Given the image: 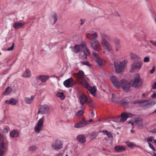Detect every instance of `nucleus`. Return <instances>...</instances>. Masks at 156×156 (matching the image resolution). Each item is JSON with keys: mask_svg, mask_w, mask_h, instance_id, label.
Returning a JSON list of instances; mask_svg holds the SVG:
<instances>
[{"mask_svg": "<svg viewBox=\"0 0 156 156\" xmlns=\"http://www.w3.org/2000/svg\"><path fill=\"white\" fill-rule=\"evenodd\" d=\"M154 142L155 144H156V140H154Z\"/></svg>", "mask_w": 156, "mask_h": 156, "instance_id": "nucleus-61", "label": "nucleus"}, {"mask_svg": "<svg viewBox=\"0 0 156 156\" xmlns=\"http://www.w3.org/2000/svg\"><path fill=\"white\" fill-rule=\"evenodd\" d=\"M4 138L3 136V135L0 133V142H1L2 143V142H3V141L4 140Z\"/></svg>", "mask_w": 156, "mask_h": 156, "instance_id": "nucleus-43", "label": "nucleus"}, {"mask_svg": "<svg viewBox=\"0 0 156 156\" xmlns=\"http://www.w3.org/2000/svg\"><path fill=\"white\" fill-rule=\"evenodd\" d=\"M52 146L54 149H60L62 148L63 144L61 141L57 140L52 144Z\"/></svg>", "mask_w": 156, "mask_h": 156, "instance_id": "nucleus-16", "label": "nucleus"}, {"mask_svg": "<svg viewBox=\"0 0 156 156\" xmlns=\"http://www.w3.org/2000/svg\"><path fill=\"white\" fill-rule=\"evenodd\" d=\"M152 88L153 89H156V82L154 83L152 85Z\"/></svg>", "mask_w": 156, "mask_h": 156, "instance_id": "nucleus-51", "label": "nucleus"}, {"mask_svg": "<svg viewBox=\"0 0 156 156\" xmlns=\"http://www.w3.org/2000/svg\"><path fill=\"white\" fill-rule=\"evenodd\" d=\"M155 152H154V153H153V154H154V156H156V153Z\"/></svg>", "mask_w": 156, "mask_h": 156, "instance_id": "nucleus-60", "label": "nucleus"}, {"mask_svg": "<svg viewBox=\"0 0 156 156\" xmlns=\"http://www.w3.org/2000/svg\"><path fill=\"white\" fill-rule=\"evenodd\" d=\"M93 121V119H90V120H89L88 121H87L88 122V123L89 122H91L92 121Z\"/></svg>", "mask_w": 156, "mask_h": 156, "instance_id": "nucleus-58", "label": "nucleus"}, {"mask_svg": "<svg viewBox=\"0 0 156 156\" xmlns=\"http://www.w3.org/2000/svg\"><path fill=\"white\" fill-rule=\"evenodd\" d=\"M130 57L133 60H137L140 59V58L136 54L132 53L130 54Z\"/></svg>", "mask_w": 156, "mask_h": 156, "instance_id": "nucleus-32", "label": "nucleus"}, {"mask_svg": "<svg viewBox=\"0 0 156 156\" xmlns=\"http://www.w3.org/2000/svg\"><path fill=\"white\" fill-rule=\"evenodd\" d=\"M73 76L77 79L78 82L80 85L87 89L93 96L95 95L97 91L96 87H92L89 86L86 80L84 73L82 71L80 70L78 73H74Z\"/></svg>", "mask_w": 156, "mask_h": 156, "instance_id": "nucleus-1", "label": "nucleus"}, {"mask_svg": "<svg viewBox=\"0 0 156 156\" xmlns=\"http://www.w3.org/2000/svg\"><path fill=\"white\" fill-rule=\"evenodd\" d=\"M111 80L115 87L117 88L121 87L123 90L126 92L128 91L131 87L130 83L126 80H122L119 82L115 76H113Z\"/></svg>", "mask_w": 156, "mask_h": 156, "instance_id": "nucleus-2", "label": "nucleus"}, {"mask_svg": "<svg viewBox=\"0 0 156 156\" xmlns=\"http://www.w3.org/2000/svg\"><path fill=\"white\" fill-rule=\"evenodd\" d=\"M31 76L30 71L28 69H26L25 71L23 74V76L25 77H29Z\"/></svg>", "mask_w": 156, "mask_h": 156, "instance_id": "nucleus-31", "label": "nucleus"}, {"mask_svg": "<svg viewBox=\"0 0 156 156\" xmlns=\"http://www.w3.org/2000/svg\"><path fill=\"white\" fill-rule=\"evenodd\" d=\"M1 55V53L0 52V55Z\"/></svg>", "mask_w": 156, "mask_h": 156, "instance_id": "nucleus-64", "label": "nucleus"}, {"mask_svg": "<svg viewBox=\"0 0 156 156\" xmlns=\"http://www.w3.org/2000/svg\"><path fill=\"white\" fill-rule=\"evenodd\" d=\"M37 148V147L36 146L34 145H33L32 146H30L28 148L29 151H34Z\"/></svg>", "mask_w": 156, "mask_h": 156, "instance_id": "nucleus-36", "label": "nucleus"}, {"mask_svg": "<svg viewBox=\"0 0 156 156\" xmlns=\"http://www.w3.org/2000/svg\"><path fill=\"white\" fill-rule=\"evenodd\" d=\"M134 116V114L130 113L123 112L118 117L119 118H121L120 119V122H125L127 118H132Z\"/></svg>", "mask_w": 156, "mask_h": 156, "instance_id": "nucleus-11", "label": "nucleus"}, {"mask_svg": "<svg viewBox=\"0 0 156 156\" xmlns=\"http://www.w3.org/2000/svg\"><path fill=\"white\" fill-rule=\"evenodd\" d=\"M98 37V34L96 32L92 34H87V38L91 40L90 44L92 48L95 51L99 52L101 51L102 48L100 43L96 39Z\"/></svg>", "mask_w": 156, "mask_h": 156, "instance_id": "nucleus-3", "label": "nucleus"}, {"mask_svg": "<svg viewBox=\"0 0 156 156\" xmlns=\"http://www.w3.org/2000/svg\"><path fill=\"white\" fill-rule=\"evenodd\" d=\"M155 70V67L154 66L153 67L152 69L150 70V72L151 74H152L154 73Z\"/></svg>", "mask_w": 156, "mask_h": 156, "instance_id": "nucleus-48", "label": "nucleus"}, {"mask_svg": "<svg viewBox=\"0 0 156 156\" xmlns=\"http://www.w3.org/2000/svg\"><path fill=\"white\" fill-rule=\"evenodd\" d=\"M148 144L149 145V147L152 149L153 153H154V152H155L156 150L153 145L150 143H148Z\"/></svg>", "mask_w": 156, "mask_h": 156, "instance_id": "nucleus-40", "label": "nucleus"}, {"mask_svg": "<svg viewBox=\"0 0 156 156\" xmlns=\"http://www.w3.org/2000/svg\"><path fill=\"white\" fill-rule=\"evenodd\" d=\"M3 132L5 133H7L8 132V130L7 128H4L3 129Z\"/></svg>", "mask_w": 156, "mask_h": 156, "instance_id": "nucleus-54", "label": "nucleus"}, {"mask_svg": "<svg viewBox=\"0 0 156 156\" xmlns=\"http://www.w3.org/2000/svg\"><path fill=\"white\" fill-rule=\"evenodd\" d=\"M51 17L53 19V24H55L57 20V15L55 13H54L52 15Z\"/></svg>", "mask_w": 156, "mask_h": 156, "instance_id": "nucleus-35", "label": "nucleus"}, {"mask_svg": "<svg viewBox=\"0 0 156 156\" xmlns=\"http://www.w3.org/2000/svg\"><path fill=\"white\" fill-rule=\"evenodd\" d=\"M18 102V100L17 99L12 98L9 100H6L5 101V103L6 104H9L12 105H16Z\"/></svg>", "mask_w": 156, "mask_h": 156, "instance_id": "nucleus-25", "label": "nucleus"}, {"mask_svg": "<svg viewBox=\"0 0 156 156\" xmlns=\"http://www.w3.org/2000/svg\"><path fill=\"white\" fill-rule=\"evenodd\" d=\"M150 59L148 57H145L144 59V61L145 62H148L149 61Z\"/></svg>", "mask_w": 156, "mask_h": 156, "instance_id": "nucleus-46", "label": "nucleus"}, {"mask_svg": "<svg viewBox=\"0 0 156 156\" xmlns=\"http://www.w3.org/2000/svg\"><path fill=\"white\" fill-rule=\"evenodd\" d=\"M56 95L62 100H63L65 98V96L63 92H58L57 94Z\"/></svg>", "mask_w": 156, "mask_h": 156, "instance_id": "nucleus-34", "label": "nucleus"}, {"mask_svg": "<svg viewBox=\"0 0 156 156\" xmlns=\"http://www.w3.org/2000/svg\"><path fill=\"white\" fill-rule=\"evenodd\" d=\"M101 132H102L104 134L106 135L109 139H113V136L112 133L110 132H108L107 130L102 131Z\"/></svg>", "mask_w": 156, "mask_h": 156, "instance_id": "nucleus-29", "label": "nucleus"}, {"mask_svg": "<svg viewBox=\"0 0 156 156\" xmlns=\"http://www.w3.org/2000/svg\"><path fill=\"white\" fill-rule=\"evenodd\" d=\"M84 113V111L83 110H79L77 112L76 114V115L78 116H81Z\"/></svg>", "mask_w": 156, "mask_h": 156, "instance_id": "nucleus-42", "label": "nucleus"}, {"mask_svg": "<svg viewBox=\"0 0 156 156\" xmlns=\"http://www.w3.org/2000/svg\"><path fill=\"white\" fill-rule=\"evenodd\" d=\"M127 62L126 60H124L119 64L117 62H115L114 65L116 72L117 73H121L124 69Z\"/></svg>", "mask_w": 156, "mask_h": 156, "instance_id": "nucleus-5", "label": "nucleus"}, {"mask_svg": "<svg viewBox=\"0 0 156 156\" xmlns=\"http://www.w3.org/2000/svg\"><path fill=\"white\" fill-rule=\"evenodd\" d=\"M82 51L83 54L80 53L79 54V58L83 60L87 59V56L90 54L89 50L87 47L83 50Z\"/></svg>", "mask_w": 156, "mask_h": 156, "instance_id": "nucleus-14", "label": "nucleus"}, {"mask_svg": "<svg viewBox=\"0 0 156 156\" xmlns=\"http://www.w3.org/2000/svg\"><path fill=\"white\" fill-rule=\"evenodd\" d=\"M133 104L138 103L140 106L142 108H148L154 105L156 102L155 100L149 99L147 100H136L132 102Z\"/></svg>", "mask_w": 156, "mask_h": 156, "instance_id": "nucleus-4", "label": "nucleus"}, {"mask_svg": "<svg viewBox=\"0 0 156 156\" xmlns=\"http://www.w3.org/2000/svg\"><path fill=\"white\" fill-rule=\"evenodd\" d=\"M92 56L94 60L100 66H104L103 61L99 56L97 52L94 51Z\"/></svg>", "mask_w": 156, "mask_h": 156, "instance_id": "nucleus-12", "label": "nucleus"}, {"mask_svg": "<svg viewBox=\"0 0 156 156\" xmlns=\"http://www.w3.org/2000/svg\"><path fill=\"white\" fill-rule=\"evenodd\" d=\"M12 89L9 87H7L4 92V94L5 95H9L11 92Z\"/></svg>", "mask_w": 156, "mask_h": 156, "instance_id": "nucleus-33", "label": "nucleus"}, {"mask_svg": "<svg viewBox=\"0 0 156 156\" xmlns=\"http://www.w3.org/2000/svg\"><path fill=\"white\" fill-rule=\"evenodd\" d=\"M35 96V95H32L30 97H25L24 99L25 102L27 104L32 103Z\"/></svg>", "mask_w": 156, "mask_h": 156, "instance_id": "nucleus-23", "label": "nucleus"}, {"mask_svg": "<svg viewBox=\"0 0 156 156\" xmlns=\"http://www.w3.org/2000/svg\"><path fill=\"white\" fill-rule=\"evenodd\" d=\"M88 99L86 96L83 94L81 95L80 97V102L82 105L87 103Z\"/></svg>", "mask_w": 156, "mask_h": 156, "instance_id": "nucleus-24", "label": "nucleus"}, {"mask_svg": "<svg viewBox=\"0 0 156 156\" xmlns=\"http://www.w3.org/2000/svg\"><path fill=\"white\" fill-rule=\"evenodd\" d=\"M23 25L24 24L22 23L16 22L14 23L13 27L15 29H18L22 27Z\"/></svg>", "mask_w": 156, "mask_h": 156, "instance_id": "nucleus-30", "label": "nucleus"}, {"mask_svg": "<svg viewBox=\"0 0 156 156\" xmlns=\"http://www.w3.org/2000/svg\"><path fill=\"white\" fill-rule=\"evenodd\" d=\"M128 122L129 123L131 124L133 126L135 125L137 128L139 129H142L144 126L143 119L140 117L135 118L134 121L133 122L129 121Z\"/></svg>", "mask_w": 156, "mask_h": 156, "instance_id": "nucleus-6", "label": "nucleus"}, {"mask_svg": "<svg viewBox=\"0 0 156 156\" xmlns=\"http://www.w3.org/2000/svg\"><path fill=\"white\" fill-rule=\"evenodd\" d=\"M87 47V44L85 42H83L80 44L75 45L73 48L72 51L74 53H77L85 49Z\"/></svg>", "mask_w": 156, "mask_h": 156, "instance_id": "nucleus-10", "label": "nucleus"}, {"mask_svg": "<svg viewBox=\"0 0 156 156\" xmlns=\"http://www.w3.org/2000/svg\"><path fill=\"white\" fill-rule=\"evenodd\" d=\"M73 80L72 77L65 80L63 82V84L64 86L67 88L71 87L73 85Z\"/></svg>", "mask_w": 156, "mask_h": 156, "instance_id": "nucleus-17", "label": "nucleus"}, {"mask_svg": "<svg viewBox=\"0 0 156 156\" xmlns=\"http://www.w3.org/2000/svg\"><path fill=\"white\" fill-rule=\"evenodd\" d=\"M115 45H120V41L119 40H116L114 41Z\"/></svg>", "mask_w": 156, "mask_h": 156, "instance_id": "nucleus-44", "label": "nucleus"}, {"mask_svg": "<svg viewBox=\"0 0 156 156\" xmlns=\"http://www.w3.org/2000/svg\"><path fill=\"white\" fill-rule=\"evenodd\" d=\"M101 43H104L109 41L111 40V38L109 36L105 33H102L101 34Z\"/></svg>", "mask_w": 156, "mask_h": 156, "instance_id": "nucleus-20", "label": "nucleus"}, {"mask_svg": "<svg viewBox=\"0 0 156 156\" xmlns=\"http://www.w3.org/2000/svg\"><path fill=\"white\" fill-rule=\"evenodd\" d=\"M10 136L12 138H17L19 136V133L16 130H12L10 133Z\"/></svg>", "mask_w": 156, "mask_h": 156, "instance_id": "nucleus-26", "label": "nucleus"}, {"mask_svg": "<svg viewBox=\"0 0 156 156\" xmlns=\"http://www.w3.org/2000/svg\"><path fill=\"white\" fill-rule=\"evenodd\" d=\"M93 113H93V112H92L91 114H93Z\"/></svg>", "mask_w": 156, "mask_h": 156, "instance_id": "nucleus-63", "label": "nucleus"}, {"mask_svg": "<svg viewBox=\"0 0 156 156\" xmlns=\"http://www.w3.org/2000/svg\"><path fill=\"white\" fill-rule=\"evenodd\" d=\"M156 113V109H155V110L153 112H152L150 114H153V113Z\"/></svg>", "mask_w": 156, "mask_h": 156, "instance_id": "nucleus-57", "label": "nucleus"}, {"mask_svg": "<svg viewBox=\"0 0 156 156\" xmlns=\"http://www.w3.org/2000/svg\"><path fill=\"white\" fill-rule=\"evenodd\" d=\"M154 136H151V137H150L147 138L145 139V140L147 142H151L153 140L154 141Z\"/></svg>", "mask_w": 156, "mask_h": 156, "instance_id": "nucleus-39", "label": "nucleus"}, {"mask_svg": "<svg viewBox=\"0 0 156 156\" xmlns=\"http://www.w3.org/2000/svg\"><path fill=\"white\" fill-rule=\"evenodd\" d=\"M14 44L13 43L12 46L8 48L7 50L8 51H11V50H12L13 49V48L14 47Z\"/></svg>", "mask_w": 156, "mask_h": 156, "instance_id": "nucleus-47", "label": "nucleus"}, {"mask_svg": "<svg viewBox=\"0 0 156 156\" xmlns=\"http://www.w3.org/2000/svg\"><path fill=\"white\" fill-rule=\"evenodd\" d=\"M77 140L79 142L83 144L86 142V137L84 135L82 134L78 135L77 137Z\"/></svg>", "mask_w": 156, "mask_h": 156, "instance_id": "nucleus-27", "label": "nucleus"}, {"mask_svg": "<svg viewBox=\"0 0 156 156\" xmlns=\"http://www.w3.org/2000/svg\"><path fill=\"white\" fill-rule=\"evenodd\" d=\"M127 145L129 147H132L134 146V144L133 143L129 142L127 143Z\"/></svg>", "mask_w": 156, "mask_h": 156, "instance_id": "nucleus-45", "label": "nucleus"}, {"mask_svg": "<svg viewBox=\"0 0 156 156\" xmlns=\"http://www.w3.org/2000/svg\"><path fill=\"white\" fill-rule=\"evenodd\" d=\"M143 83V80L140 79V75L137 74L134 77L132 85L135 87H140L142 85Z\"/></svg>", "mask_w": 156, "mask_h": 156, "instance_id": "nucleus-8", "label": "nucleus"}, {"mask_svg": "<svg viewBox=\"0 0 156 156\" xmlns=\"http://www.w3.org/2000/svg\"><path fill=\"white\" fill-rule=\"evenodd\" d=\"M121 45L115 46V50L116 52L119 51L121 49Z\"/></svg>", "mask_w": 156, "mask_h": 156, "instance_id": "nucleus-41", "label": "nucleus"}, {"mask_svg": "<svg viewBox=\"0 0 156 156\" xmlns=\"http://www.w3.org/2000/svg\"><path fill=\"white\" fill-rule=\"evenodd\" d=\"M142 64V62L140 61L134 62L131 66L130 71L134 72L139 70L141 68Z\"/></svg>", "mask_w": 156, "mask_h": 156, "instance_id": "nucleus-13", "label": "nucleus"}, {"mask_svg": "<svg viewBox=\"0 0 156 156\" xmlns=\"http://www.w3.org/2000/svg\"><path fill=\"white\" fill-rule=\"evenodd\" d=\"M49 76L48 75H42L37 76L35 78L37 81L40 80L43 83L45 82L49 78Z\"/></svg>", "mask_w": 156, "mask_h": 156, "instance_id": "nucleus-19", "label": "nucleus"}, {"mask_svg": "<svg viewBox=\"0 0 156 156\" xmlns=\"http://www.w3.org/2000/svg\"><path fill=\"white\" fill-rule=\"evenodd\" d=\"M112 101L113 102L124 105L126 106H128L129 103V102L126 99L123 98L120 100V98H117L115 97V95L114 94H112Z\"/></svg>", "mask_w": 156, "mask_h": 156, "instance_id": "nucleus-9", "label": "nucleus"}, {"mask_svg": "<svg viewBox=\"0 0 156 156\" xmlns=\"http://www.w3.org/2000/svg\"><path fill=\"white\" fill-rule=\"evenodd\" d=\"M114 149L117 152H120L124 151L125 148L121 146H117L114 147Z\"/></svg>", "mask_w": 156, "mask_h": 156, "instance_id": "nucleus-28", "label": "nucleus"}, {"mask_svg": "<svg viewBox=\"0 0 156 156\" xmlns=\"http://www.w3.org/2000/svg\"><path fill=\"white\" fill-rule=\"evenodd\" d=\"M103 48L109 51H111L113 50V48L111 44L108 42L101 43Z\"/></svg>", "mask_w": 156, "mask_h": 156, "instance_id": "nucleus-22", "label": "nucleus"}, {"mask_svg": "<svg viewBox=\"0 0 156 156\" xmlns=\"http://www.w3.org/2000/svg\"><path fill=\"white\" fill-rule=\"evenodd\" d=\"M44 117L43 116L35 124L34 129L36 133H39L42 130L44 124Z\"/></svg>", "mask_w": 156, "mask_h": 156, "instance_id": "nucleus-7", "label": "nucleus"}, {"mask_svg": "<svg viewBox=\"0 0 156 156\" xmlns=\"http://www.w3.org/2000/svg\"><path fill=\"white\" fill-rule=\"evenodd\" d=\"M151 132L152 133H156V129H152V130H151Z\"/></svg>", "mask_w": 156, "mask_h": 156, "instance_id": "nucleus-55", "label": "nucleus"}, {"mask_svg": "<svg viewBox=\"0 0 156 156\" xmlns=\"http://www.w3.org/2000/svg\"><path fill=\"white\" fill-rule=\"evenodd\" d=\"M80 21H81L80 24L82 25L85 23V20L84 19H81Z\"/></svg>", "mask_w": 156, "mask_h": 156, "instance_id": "nucleus-53", "label": "nucleus"}, {"mask_svg": "<svg viewBox=\"0 0 156 156\" xmlns=\"http://www.w3.org/2000/svg\"><path fill=\"white\" fill-rule=\"evenodd\" d=\"M88 124V122L84 119L81 121L76 124L74 127L75 128H79L84 126Z\"/></svg>", "mask_w": 156, "mask_h": 156, "instance_id": "nucleus-21", "label": "nucleus"}, {"mask_svg": "<svg viewBox=\"0 0 156 156\" xmlns=\"http://www.w3.org/2000/svg\"><path fill=\"white\" fill-rule=\"evenodd\" d=\"M71 1H72V0H69V2H71Z\"/></svg>", "mask_w": 156, "mask_h": 156, "instance_id": "nucleus-62", "label": "nucleus"}, {"mask_svg": "<svg viewBox=\"0 0 156 156\" xmlns=\"http://www.w3.org/2000/svg\"><path fill=\"white\" fill-rule=\"evenodd\" d=\"M87 103L89 106L91 107H93L94 105V104L90 99H88Z\"/></svg>", "mask_w": 156, "mask_h": 156, "instance_id": "nucleus-37", "label": "nucleus"}, {"mask_svg": "<svg viewBox=\"0 0 156 156\" xmlns=\"http://www.w3.org/2000/svg\"><path fill=\"white\" fill-rule=\"evenodd\" d=\"M150 42L154 46H156V41H154L153 40H151L150 41Z\"/></svg>", "mask_w": 156, "mask_h": 156, "instance_id": "nucleus-50", "label": "nucleus"}, {"mask_svg": "<svg viewBox=\"0 0 156 156\" xmlns=\"http://www.w3.org/2000/svg\"><path fill=\"white\" fill-rule=\"evenodd\" d=\"M81 62L83 65H85L89 66H91L88 61H82Z\"/></svg>", "mask_w": 156, "mask_h": 156, "instance_id": "nucleus-38", "label": "nucleus"}, {"mask_svg": "<svg viewBox=\"0 0 156 156\" xmlns=\"http://www.w3.org/2000/svg\"><path fill=\"white\" fill-rule=\"evenodd\" d=\"M56 156H63L62 154L61 153H59L57 154Z\"/></svg>", "mask_w": 156, "mask_h": 156, "instance_id": "nucleus-56", "label": "nucleus"}, {"mask_svg": "<svg viewBox=\"0 0 156 156\" xmlns=\"http://www.w3.org/2000/svg\"><path fill=\"white\" fill-rule=\"evenodd\" d=\"M151 97L153 99H156V92L154 93L151 96Z\"/></svg>", "mask_w": 156, "mask_h": 156, "instance_id": "nucleus-52", "label": "nucleus"}, {"mask_svg": "<svg viewBox=\"0 0 156 156\" xmlns=\"http://www.w3.org/2000/svg\"><path fill=\"white\" fill-rule=\"evenodd\" d=\"M50 110V107L47 105L44 104L41 105L38 110V113L41 114L47 113Z\"/></svg>", "mask_w": 156, "mask_h": 156, "instance_id": "nucleus-15", "label": "nucleus"}, {"mask_svg": "<svg viewBox=\"0 0 156 156\" xmlns=\"http://www.w3.org/2000/svg\"><path fill=\"white\" fill-rule=\"evenodd\" d=\"M148 95V94L147 92L143 93L142 95V97L143 98H146Z\"/></svg>", "mask_w": 156, "mask_h": 156, "instance_id": "nucleus-49", "label": "nucleus"}, {"mask_svg": "<svg viewBox=\"0 0 156 156\" xmlns=\"http://www.w3.org/2000/svg\"><path fill=\"white\" fill-rule=\"evenodd\" d=\"M8 145L2 142L0 143V156H2L5 151L8 149Z\"/></svg>", "mask_w": 156, "mask_h": 156, "instance_id": "nucleus-18", "label": "nucleus"}, {"mask_svg": "<svg viewBox=\"0 0 156 156\" xmlns=\"http://www.w3.org/2000/svg\"><path fill=\"white\" fill-rule=\"evenodd\" d=\"M131 132L132 133H134V131L133 130H131Z\"/></svg>", "mask_w": 156, "mask_h": 156, "instance_id": "nucleus-59", "label": "nucleus"}]
</instances>
